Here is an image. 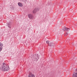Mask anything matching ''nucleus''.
<instances>
[{"label":"nucleus","mask_w":77,"mask_h":77,"mask_svg":"<svg viewBox=\"0 0 77 77\" xmlns=\"http://www.w3.org/2000/svg\"><path fill=\"white\" fill-rule=\"evenodd\" d=\"M49 45L51 47H53L54 45V44L53 42H51Z\"/></svg>","instance_id":"10"},{"label":"nucleus","mask_w":77,"mask_h":77,"mask_svg":"<svg viewBox=\"0 0 77 77\" xmlns=\"http://www.w3.org/2000/svg\"><path fill=\"white\" fill-rule=\"evenodd\" d=\"M3 44L0 42V51H1V50H2V49H3Z\"/></svg>","instance_id":"5"},{"label":"nucleus","mask_w":77,"mask_h":77,"mask_svg":"<svg viewBox=\"0 0 77 77\" xmlns=\"http://www.w3.org/2000/svg\"><path fill=\"white\" fill-rule=\"evenodd\" d=\"M18 5L20 7H22V6H23V4L21 2H18Z\"/></svg>","instance_id":"11"},{"label":"nucleus","mask_w":77,"mask_h":77,"mask_svg":"<svg viewBox=\"0 0 77 77\" xmlns=\"http://www.w3.org/2000/svg\"><path fill=\"white\" fill-rule=\"evenodd\" d=\"M65 34L66 35H68V33L66 32Z\"/></svg>","instance_id":"14"},{"label":"nucleus","mask_w":77,"mask_h":77,"mask_svg":"<svg viewBox=\"0 0 77 77\" xmlns=\"http://www.w3.org/2000/svg\"><path fill=\"white\" fill-rule=\"evenodd\" d=\"M9 69V66L5 63H2V71H7Z\"/></svg>","instance_id":"1"},{"label":"nucleus","mask_w":77,"mask_h":77,"mask_svg":"<svg viewBox=\"0 0 77 77\" xmlns=\"http://www.w3.org/2000/svg\"><path fill=\"white\" fill-rule=\"evenodd\" d=\"M35 75L32 74V73H29V74L28 77H35Z\"/></svg>","instance_id":"7"},{"label":"nucleus","mask_w":77,"mask_h":77,"mask_svg":"<svg viewBox=\"0 0 77 77\" xmlns=\"http://www.w3.org/2000/svg\"><path fill=\"white\" fill-rule=\"evenodd\" d=\"M46 43L47 44H49V41H46Z\"/></svg>","instance_id":"13"},{"label":"nucleus","mask_w":77,"mask_h":77,"mask_svg":"<svg viewBox=\"0 0 77 77\" xmlns=\"http://www.w3.org/2000/svg\"><path fill=\"white\" fill-rule=\"evenodd\" d=\"M11 9H13V7H12L11 8Z\"/></svg>","instance_id":"15"},{"label":"nucleus","mask_w":77,"mask_h":77,"mask_svg":"<svg viewBox=\"0 0 77 77\" xmlns=\"http://www.w3.org/2000/svg\"><path fill=\"white\" fill-rule=\"evenodd\" d=\"M63 31H65V32H67V31H69V28H65V29L63 28L62 29Z\"/></svg>","instance_id":"6"},{"label":"nucleus","mask_w":77,"mask_h":77,"mask_svg":"<svg viewBox=\"0 0 77 77\" xmlns=\"http://www.w3.org/2000/svg\"><path fill=\"white\" fill-rule=\"evenodd\" d=\"M23 2H27V0H21Z\"/></svg>","instance_id":"12"},{"label":"nucleus","mask_w":77,"mask_h":77,"mask_svg":"<svg viewBox=\"0 0 77 77\" xmlns=\"http://www.w3.org/2000/svg\"><path fill=\"white\" fill-rule=\"evenodd\" d=\"M8 24V26L9 28L11 29V23H7Z\"/></svg>","instance_id":"9"},{"label":"nucleus","mask_w":77,"mask_h":77,"mask_svg":"<svg viewBox=\"0 0 77 77\" xmlns=\"http://www.w3.org/2000/svg\"><path fill=\"white\" fill-rule=\"evenodd\" d=\"M32 57L34 59H36V61H37L38 59H39V55L38 54H35V55H34L32 56Z\"/></svg>","instance_id":"2"},{"label":"nucleus","mask_w":77,"mask_h":77,"mask_svg":"<svg viewBox=\"0 0 77 77\" xmlns=\"http://www.w3.org/2000/svg\"><path fill=\"white\" fill-rule=\"evenodd\" d=\"M28 16L29 19H32V20L33 19V14H29L28 15Z\"/></svg>","instance_id":"3"},{"label":"nucleus","mask_w":77,"mask_h":77,"mask_svg":"<svg viewBox=\"0 0 77 77\" xmlns=\"http://www.w3.org/2000/svg\"><path fill=\"white\" fill-rule=\"evenodd\" d=\"M72 76L73 77H77V73L75 72L73 73Z\"/></svg>","instance_id":"8"},{"label":"nucleus","mask_w":77,"mask_h":77,"mask_svg":"<svg viewBox=\"0 0 77 77\" xmlns=\"http://www.w3.org/2000/svg\"><path fill=\"white\" fill-rule=\"evenodd\" d=\"M39 10V8H35L33 11V14H35L36 12H37V11H38Z\"/></svg>","instance_id":"4"}]
</instances>
